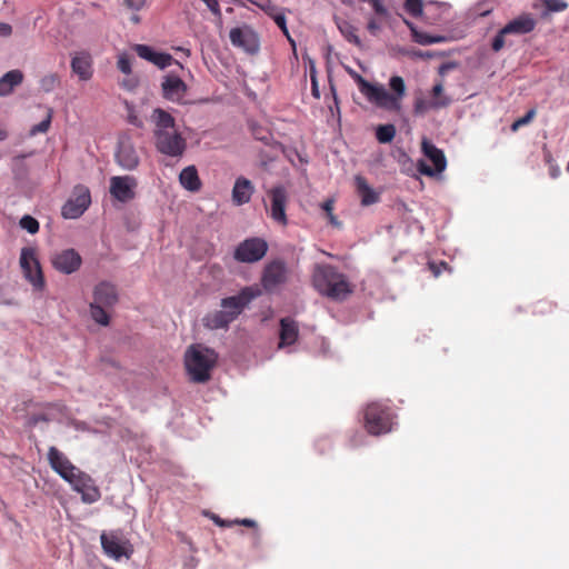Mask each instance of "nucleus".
Wrapping results in <instances>:
<instances>
[{
	"mask_svg": "<svg viewBox=\"0 0 569 569\" xmlns=\"http://www.w3.org/2000/svg\"><path fill=\"white\" fill-rule=\"evenodd\" d=\"M154 122V144L166 156L179 158L187 149V141L177 130L173 117L162 109H154L151 116Z\"/></svg>",
	"mask_w": 569,
	"mask_h": 569,
	"instance_id": "1",
	"label": "nucleus"
},
{
	"mask_svg": "<svg viewBox=\"0 0 569 569\" xmlns=\"http://www.w3.org/2000/svg\"><path fill=\"white\" fill-rule=\"evenodd\" d=\"M261 295L258 287H244L237 296L223 298L220 302L222 310L208 313L203 323L211 330L226 329L234 321L243 309Z\"/></svg>",
	"mask_w": 569,
	"mask_h": 569,
	"instance_id": "2",
	"label": "nucleus"
},
{
	"mask_svg": "<svg viewBox=\"0 0 569 569\" xmlns=\"http://www.w3.org/2000/svg\"><path fill=\"white\" fill-rule=\"evenodd\" d=\"M360 92L367 100L379 108L389 111L400 110V100L405 94L406 86L401 77L395 76L390 79V88L396 94L389 93L383 86L372 84L365 80L360 73H351Z\"/></svg>",
	"mask_w": 569,
	"mask_h": 569,
	"instance_id": "3",
	"label": "nucleus"
},
{
	"mask_svg": "<svg viewBox=\"0 0 569 569\" xmlns=\"http://www.w3.org/2000/svg\"><path fill=\"white\" fill-rule=\"evenodd\" d=\"M312 282L319 293L332 300L342 301L352 292L346 276L331 264H317Z\"/></svg>",
	"mask_w": 569,
	"mask_h": 569,
	"instance_id": "4",
	"label": "nucleus"
},
{
	"mask_svg": "<svg viewBox=\"0 0 569 569\" xmlns=\"http://www.w3.org/2000/svg\"><path fill=\"white\" fill-rule=\"evenodd\" d=\"M312 282L319 293L332 300L342 301L352 292L346 276L331 264H317Z\"/></svg>",
	"mask_w": 569,
	"mask_h": 569,
	"instance_id": "5",
	"label": "nucleus"
},
{
	"mask_svg": "<svg viewBox=\"0 0 569 569\" xmlns=\"http://www.w3.org/2000/svg\"><path fill=\"white\" fill-rule=\"evenodd\" d=\"M218 355L213 349L196 343L188 347L184 353V366L190 380L196 383H204L211 378Z\"/></svg>",
	"mask_w": 569,
	"mask_h": 569,
	"instance_id": "6",
	"label": "nucleus"
},
{
	"mask_svg": "<svg viewBox=\"0 0 569 569\" xmlns=\"http://www.w3.org/2000/svg\"><path fill=\"white\" fill-rule=\"evenodd\" d=\"M392 413L390 408L379 402H372L365 409V428L373 436L387 433L391 430Z\"/></svg>",
	"mask_w": 569,
	"mask_h": 569,
	"instance_id": "7",
	"label": "nucleus"
},
{
	"mask_svg": "<svg viewBox=\"0 0 569 569\" xmlns=\"http://www.w3.org/2000/svg\"><path fill=\"white\" fill-rule=\"evenodd\" d=\"M452 99L445 92L442 82H437L429 92V97L421 92L416 94L413 101V113L425 116L431 110H440L449 107Z\"/></svg>",
	"mask_w": 569,
	"mask_h": 569,
	"instance_id": "8",
	"label": "nucleus"
},
{
	"mask_svg": "<svg viewBox=\"0 0 569 569\" xmlns=\"http://www.w3.org/2000/svg\"><path fill=\"white\" fill-rule=\"evenodd\" d=\"M20 267L24 278L36 290H42L44 288V277L34 248L23 247L21 249Z\"/></svg>",
	"mask_w": 569,
	"mask_h": 569,
	"instance_id": "9",
	"label": "nucleus"
},
{
	"mask_svg": "<svg viewBox=\"0 0 569 569\" xmlns=\"http://www.w3.org/2000/svg\"><path fill=\"white\" fill-rule=\"evenodd\" d=\"M268 251V243L264 239L253 237L240 242L233 252V258L238 262L253 263L261 260Z\"/></svg>",
	"mask_w": 569,
	"mask_h": 569,
	"instance_id": "10",
	"label": "nucleus"
},
{
	"mask_svg": "<svg viewBox=\"0 0 569 569\" xmlns=\"http://www.w3.org/2000/svg\"><path fill=\"white\" fill-rule=\"evenodd\" d=\"M100 541L104 553L116 560L122 557L129 559L133 552L130 541L119 531L102 532Z\"/></svg>",
	"mask_w": 569,
	"mask_h": 569,
	"instance_id": "11",
	"label": "nucleus"
},
{
	"mask_svg": "<svg viewBox=\"0 0 569 569\" xmlns=\"http://www.w3.org/2000/svg\"><path fill=\"white\" fill-rule=\"evenodd\" d=\"M421 150L423 154L432 162L433 168L427 164L423 160H419L417 169L420 173L427 177H433L436 173H440L446 169L447 160L442 150L438 149L428 139H422Z\"/></svg>",
	"mask_w": 569,
	"mask_h": 569,
	"instance_id": "12",
	"label": "nucleus"
},
{
	"mask_svg": "<svg viewBox=\"0 0 569 569\" xmlns=\"http://www.w3.org/2000/svg\"><path fill=\"white\" fill-rule=\"evenodd\" d=\"M270 199V207L268 209L270 218L278 224L286 227L288 224V217L286 207L288 203V193L283 186L273 187L268 191Z\"/></svg>",
	"mask_w": 569,
	"mask_h": 569,
	"instance_id": "13",
	"label": "nucleus"
},
{
	"mask_svg": "<svg viewBox=\"0 0 569 569\" xmlns=\"http://www.w3.org/2000/svg\"><path fill=\"white\" fill-rule=\"evenodd\" d=\"M73 490L81 495V499L86 503H93L101 497L99 488L94 485L93 479L80 469L67 480Z\"/></svg>",
	"mask_w": 569,
	"mask_h": 569,
	"instance_id": "14",
	"label": "nucleus"
},
{
	"mask_svg": "<svg viewBox=\"0 0 569 569\" xmlns=\"http://www.w3.org/2000/svg\"><path fill=\"white\" fill-rule=\"evenodd\" d=\"M91 203V196L88 188L79 186L76 188L74 197L70 198L62 207L61 213L66 219H77L83 214Z\"/></svg>",
	"mask_w": 569,
	"mask_h": 569,
	"instance_id": "15",
	"label": "nucleus"
},
{
	"mask_svg": "<svg viewBox=\"0 0 569 569\" xmlns=\"http://www.w3.org/2000/svg\"><path fill=\"white\" fill-rule=\"evenodd\" d=\"M50 260L52 267L63 274H71L78 271L82 263L81 256L71 248L54 252Z\"/></svg>",
	"mask_w": 569,
	"mask_h": 569,
	"instance_id": "16",
	"label": "nucleus"
},
{
	"mask_svg": "<svg viewBox=\"0 0 569 569\" xmlns=\"http://www.w3.org/2000/svg\"><path fill=\"white\" fill-rule=\"evenodd\" d=\"M133 51L138 54L139 58L152 63L159 69L170 67L172 63H176L181 69L184 68L179 61L174 60L171 54L159 51L147 44H134Z\"/></svg>",
	"mask_w": 569,
	"mask_h": 569,
	"instance_id": "17",
	"label": "nucleus"
},
{
	"mask_svg": "<svg viewBox=\"0 0 569 569\" xmlns=\"http://www.w3.org/2000/svg\"><path fill=\"white\" fill-rule=\"evenodd\" d=\"M137 179L132 176H114L110 179V194L120 202H128L136 197Z\"/></svg>",
	"mask_w": 569,
	"mask_h": 569,
	"instance_id": "18",
	"label": "nucleus"
},
{
	"mask_svg": "<svg viewBox=\"0 0 569 569\" xmlns=\"http://www.w3.org/2000/svg\"><path fill=\"white\" fill-rule=\"evenodd\" d=\"M48 461L51 469L63 480L70 478L79 470L57 447L52 446L48 450Z\"/></svg>",
	"mask_w": 569,
	"mask_h": 569,
	"instance_id": "19",
	"label": "nucleus"
},
{
	"mask_svg": "<svg viewBox=\"0 0 569 569\" xmlns=\"http://www.w3.org/2000/svg\"><path fill=\"white\" fill-rule=\"evenodd\" d=\"M287 279V268L284 262L274 260L266 266L261 283L264 290L273 291L280 284L284 283Z\"/></svg>",
	"mask_w": 569,
	"mask_h": 569,
	"instance_id": "20",
	"label": "nucleus"
},
{
	"mask_svg": "<svg viewBox=\"0 0 569 569\" xmlns=\"http://www.w3.org/2000/svg\"><path fill=\"white\" fill-rule=\"evenodd\" d=\"M229 38L234 47L242 48L250 53L258 51V37L249 27L231 29Z\"/></svg>",
	"mask_w": 569,
	"mask_h": 569,
	"instance_id": "21",
	"label": "nucleus"
},
{
	"mask_svg": "<svg viewBox=\"0 0 569 569\" xmlns=\"http://www.w3.org/2000/svg\"><path fill=\"white\" fill-rule=\"evenodd\" d=\"M116 161L126 170H134L139 166V156L129 139H121L119 141Z\"/></svg>",
	"mask_w": 569,
	"mask_h": 569,
	"instance_id": "22",
	"label": "nucleus"
},
{
	"mask_svg": "<svg viewBox=\"0 0 569 569\" xmlns=\"http://www.w3.org/2000/svg\"><path fill=\"white\" fill-rule=\"evenodd\" d=\"M163 97L171 101H180L187 91L186 83L177 76L170 74L162 82Z\"/></svg>",
	"mask_w": 569,
	"mask_h": 569,
	"instance_id": "23",
	"label": "nucleus"
},
{
	"mask_svg": "<svg viewBox=\"0 0 569 569\" xmlns=\"http://www.w3.org/2000/svg\"><path fill=\"white\" fill-rule=\"evenodd\" d=\"M253 192L254 187L252 182L244 177H239L236 179L232 188V201L237 206L248 203L251 200Z\"/></svg>",
	"mask_w": 569,
	"mask_h": 569,
	"instance_id": "24",
	"label": "nucleus"
},
{
	"mask_svg": "<svg viewBox=\"0 0 569 569\" xmlns=\"http://www.w3.org/2000/svg\"><path fill=\"white\" fill-rule=\"evenodd\" d=\"M299 337L298 323L292 318H282L280 320L279 348L293 345Z\"/></svg>",
	"mask_w": 569,
	"mask_h": 569,
	"instance_id": "25",
	"label": "nucleus"
},
{
	"mask_svg": "<svg viewBox=\"0 0 569 569\" xmlns=\"http://www.w3.org/2000/svg\"><path fill=\"white\" fill-rule=\"evenodd\" d=\"M355 184L361 206L368 207L380 201V192L372 189L365 177L356 176Z\"/></svg>",
	"mask_w": 569,
	"mask_h": 569,
	"instance_id": "26",
	"label": "nucleus"
},
{
	"mask_svg": "<svg viewBox=\"0 0 569 569\" xmlns=\"http://www.w3.org/2000/svg\"><path fill=\"white\" fill-rule=\"evenodd\" d=\"M93 301L104 307H112L118 301L116 287L110 282H100L94 288Z\"/></svg>",
	"mask_w": 569,
	"mask_h": 569,
	"instance_id": "27",
	"label": "nucleus"
},
{
	"mask_svg": "<svg viewBox=\"0 0 569 569\" xmlns=\"http://www.w3.org/2000/svg\"><path fill=\"white\" fill-rule=\"evenodd\" d=\"M536 27V21L529 14L520 16L502 28V33L508 34H526L531 32Z\"/></svg>",
	"mask_w": 569,
	"mask_h": 569,
	"instance_id": "28",
	"label": "nucleus"
},
{
	"mask_svg": "<svg viewBox=\"0 0 569 569\" xmlns=\"http://www.w3.org/2000/svg\"><path fill=\"white\" fill-rule=\"evenodd\" d=\"M179 181L184 189L192 192L199 191L201 188V181L194 166L184 168L179 174Z\"/></svg>",
	"mask_w": 569,
	"mask_h": 569,
	"instance_id": "29",
	"label": "nucleus"
},
{
	"mask_svg": "<svg viewBox=\"0 0 569 569\" xmlns=\"http://www.w3.org/2000/svg\"><path fill=\"white\" fill-rule=\"evenodd\" d=\"M321 74V76H325V80L329 83L330 86V91L332 93V97H333V102H335V108L337 110V113L339 114L340 113V110H339V102H338V97H337V93H336V88L332 83V78H331V73H310L311 76V91H312V96L316 98V99H319L320 98V90H319V78L318 76Z\"/></svg>",
	"mask_w": 569,
	"mask_h": 569,
	"instance_id": "30",
	"label": "nucleus"
},
{
	"mask_svg": "<svg viewBox=\"0 0 569 569\" xmlns=\"http://www.w3.org/2000/svg\"><path fill=\"white\" fill-rule=\"evenodd\" d=\"M22 81V73H4L0 79V96L9 94Z\"/></svg>",
	"mask_w": 569,
	"mask_h": 569,
	"instance_id": "31",
	"label": "nucleus"
},
{
	"mask_svg": "<svg viewBox=\"0 0 569 569\" xmlns=\"http://www.w3.org/2000/svg\"><path fill=\"white\" fill-rule=\"evenodd\" d=\"M448 10H449V7L445 3L430 2L423 9L422 16L427 20H430L432 23H436L438 20V16L442 14L443 12H446Z\"/></svg>",
	"mask_w": 569,
	"mask_h": 569,
	"instance_id": "32",
	"label": "nucleus"
},
{
	"mask_svg": "<svg viewBox=\"0 0 569 569\" xmlns=\"http://www.w3.org/2000/svg\"><path fill=\"white\" fill-rule=\"evenodd\" d=\"M396 132L393 124H380L376 129V138L380 143H390L395 139Z\"/></svg>",
	"mask_w": 569,
	"mask_h": 569,
	"instance_id": "33",
	"label": "nucleus"
},
{
	"mask_svg": "<svg viewBox=\"0 0 569 569\" xmlns=\"http://www.w3.org/2000/svg\"><path fill=\"white\" fill-rule=\"evenodd\" d=\"M90 313L97 323L102 326L109 325V315L107 313L103 305L93 301L90 303Z\"/></svg>",
	"mask_w": 569,
	"mask_h": 569,
	"instance_id": "34",
	"label": "nucleus"
},
{
	"mask_svg": "<svg viewBox=\"0 0 569 569\" xmlns=\"http://www.w3.org/2000/svg\"><path fill=\"white\" fill-rule=\"evenodd\" d=\"M91 66V57L86 52H81L72 58L71 68L72 71H87Z\"/></svg>",
	"mask_w": 569,
	"mask_h": 569,
	"instance_id": "35",
	"label": "nucleus"
},
{
	"mask_svg": "<svg viewBox=\"0 0 569 569\" xmlns=\"http://www.w3.org/2000/svg\"><path fill=\"white\" fill-rule=\"evenodd\" d=\"M406 23L408 24V27L415 32V38L416 40L420 43V44H432V43H439V42H443L447 40L446 37L443 36H430V34H427V33H418L413 30L412 28V24L408 21H406Z\"/></svg>",
	"mask_w": 569,
	"mask_h": 569,
	"instance_id": "36",
	"label": "nucleus"
},
{
	"mask_svg": "<svg viewBox=\"0 0 569 569\" xmlns=\"http://www.w3.org/2000/svg\"><path fill=\"white\" fill-rule=\"evenodd\" d=\"M52 113H53L52 109H49L46 119L42 120L40 123L33 126L30 129V136H36L38 133H46L50 128L51 120H52Z\"/></svg>",
	"mask_w": 569,
	"mask_h": 569,
	"instance_id": "37",
	"label": "nucleus"
},
{
	"mask_svg": "<svg viewBox=\"0 0 569 569\" xmlns=\"http://www.w3.org/2000/svg\"><path fill=\"white\" fill-rule=\"evenodd\" d=\"M20 227L29 233L34 234L39 231V222L33 217L26 214L20 219Z\"/></svg>",
	"mask_w": 569,
	"mask_h": 569,
	"instance_id": "38",
	"label": "nucleus"
},
{
	"mask_svg": "<svg viewBox=\"0 0 569 569\" xmlns=\"http://www.w3.org/2000/svg\"><path fill=\"white\" fill-rule=\"evenodd\" d=\"M124 106L127 110V121L137 128H142L143 121L137 114L134 107L128 101H124Z\"/></svg>",
	"mask_w": 569,
	"mask_h": 569,
	"instance_id": "39",
	"label": "nucleus"
},
{
	"mask_svg": "<svg viewBox=\"0 0 569 569\" xmlns=\"http://www.w3.org/2000/svg\"><path fill=\"white\" fill-rule=\"evenodd\" d=\"M405 8L412 17H420L423 13L422 0H406Z\"/></svg>",
	"mask_w": 569,
	"mask_h": 569,
	"instance_id": "40",
	"label": "nucleus"
},
{
	"mask_svg": "<svg viewBox=\"0 0 569 569\" xmlns=\"http://www.w3.org/2000/svg\"><path fill=\"white\" fill-rule=\"evenodd\" d=\"M535 117H536V110L535 109L528 110L527 113L523 117H521V118L517 119L516 121H513V123L511 124V130L513 132H516L521 127L530 123L533 120Z\"/></svg>",
	"mask_w": 569,
	"mask_h": 569,
	"instance_id": "41",
	"label": "nucleus"
},
{
	"mask_svg": "<svg viewBox=\"0 0 569 569\" xmlns=\"http://www.w3.org/2000/svg\"><path fill=\"white\" fill-rule=\"evenodd\" d=\"M543 4L550 12H560L568 8V3L563 0H545Z\"/></svg>",
	"mask_w": 569,
	"mask_h": 569,
	"instance_id": "42",
	"label": "nucleus"
},
{
	"mask_svg": "<svg viewBox=\"0 0 569 569\" xmlns=\"http://www.w3.org/2000/svg\"><path fill=\"white\" fill-rule=\"evenodd\" d=\"M221 527H230L232 525H241L249 528H256L257 523L252 519H236L234 521H228V520H217L216 521Z\"/></svg>",
	"mask_w": 569,
	"mask_h": 569,
	"instance_id": "43",
	"label": "nucleus"
},
{
	"mask_svg": "<svg viewBox=\"0 0 569 569\" xmlns=\"http://www.w3.org/2000/svg\"><path fill=\"white\" fill-rule=\"evenodd\" d=\"M139 80L136 73H126L120 84L128 91H132L138 87Z\"/></svg>",
	"mask_w": 569,
	"mask_h": 569,
	"instance_id": "44",
	"label": "nucleus"
},
{
	"mask_svg": "<svg viewBox=\"0 0 569 569\" xmlns=\"http://www.w3.org/2000/svg\"><path fill=\"white\" fill-rule=\"evenodd\" d=\"M339 28L350 42H353L356 44L360 43V40H359L358 36L355 33V29L352 26L346 23L345 27L340 26Z\"/></svg>",
	"mask_w": 569,
	"mask_h": 569,
	"instance_id": "45",
	"label": "nucleus"
},
{
	"mask_svg": "<svg viewBox=\"0 0 569 569\" xmlns=\"http://www.w3.org/2000/svg\"><path fill=\"white\" fill-rule=\"evenodd\" d=\"M508 33H502V29L495 36V38L492 39V43H491V48L493 51H499L500 49L503 48L505 46V37L507 36Z\"/></svg>",
	"mask_w": 569,
	"mask_h": 569,
	"instance_id": "46",
	"label": "nucleus"
},
{
	"mask_svg": "<svg viewBox=\"0 0 569 569\" xmlns=\"http://www.w3.org/2000/svg\"><path fill=\"white\" fill-rule=\"evenodd\" d=\"M147 0H123V4L127 9L132 11H139L146 6Z\"/></svg>",
	"mask_w": 569,
	"mask_h": 569,
	"instance_id": "47",
	"label": "nucleus"
},
{
	"mask_svg": "<svg viewBox=\"0 0 569 569\" xmlns=\"http://www.w3.org/2000/svg\"><path fill=\"white\" fill-rule=\"evenodd\" d=\"M118 68L120 71H131V60L127 54L119 56Z\"/></svg>",
	"mask_w": 569,
	"mask_h": 569,
	"instance_id": "48",
	"label": "nucleus"
},
{
	"mask_svg": "<svg viewBox=\"0 0 569 569\" xmlns=\"http://www.w3.org/2000/svg\"><path fill=\"white\" fill-rule=\"evenodd\" d=\"M47 422L49 421V418L46 413H37V415H31L29 418H28V426L29 427H34L37 426L39 422Z\"/></svg>",
	"mask_w": 569,
	"mask_h": 569,
	"instance_id": "49",
	"label": "nucleus"
},
{
	"mask_svg": "<svg viewBox=\"0 0 569 569\" xmlns=\"http://www.w3.org/2000/svg\"><path fill=\"white\" fill-rule=\"evenodd\" d=\"M272 18H273V21L276 22V24L283 31V33L286 36H289L284 14L276 13L272 16Z\"/></svg>",
	"mask_w": 569,
	"mask_h": 569,
	"instance_id": "50",
	"label": "nucleus"
},
{
	"mask_svg": "<svg viewBox=\"0 0 569 569\" xmlns=\"http://www.w3.org/2000/svg\"><path fill=\"white\" fill-rule=\"evenodd\" d=\"M536 308V313L543 315L546 312H551L553 306L549 301H539Z\"/></svg>",
	"mask_w": 569,
	"mask_h": 569,
	"instance_id": "51",
	"label": "nucleus"
},
{
	"mask_svg": "<svg viewBox=\"0 0 569 569\" xmlns=\"http://www.w3.org/2000/svg\"><path fill=\"white\" fill-rule=\"evenodd\" d=\"M208 9L216 16H220L221 12H220V6H219V1L218 0H202Z\"/></svg>",
	"mask_w": 569,
	"mask_h": 569,
	"instance_id": "52",
	"label": "nucleus"
},
{
	"mask_svg": "<svg viewBox=\"0 0 569 569\" xmlns=\"http://www.w3.org/2000/svg\"><path fill=\"white\" fill-rule=\"evenodd\" d=\"M370 2L373 7V10L379 16L387 14V9L383 7V4L380 2V0H367Z\"/></svg>",
	"mask_w": 569,
	"mask_h": 569,
	"instance_id": "53",
	"label": "nucleus"
},
{
	"mask_svg": "<svg viewBox=\"0 0 569 569\" xmlns=\"http://www.w3.org/2000/svg\"><path fill=\"white\" fill-rule=\"evenodd\" d=\"M322 210L329 216L333 211V200L328 199L321 204Z\"/></svg>",
	"mask_w": 569,
	"mask_h": 569,
	"instance_id": "54",
	"label": "nucleus"
},
{
	"mask_svg": "<svg viewBox=\"0 0 569 569\" xmlns=\"http://www.w3.org/2000/svg\"><path fill=\"white\" fill-rule=\"evenodd\" d=\"M368 30L372 33V34H376L377 31L380 29V26L379 23L375 20V19H371L369 22H368V26H367Z\"/></svg>",
	"mask_w": 569,
	"mask_h": 569,
	"instance_id": "55",
	"label": "nucleus"
},
{
	"mask_svg": "<svg viewBox=\"0 0 569 569\" xmlns=\"http://www.w3.org/2000/svg\"><path fill=\"white\" fill-rule=\"evenodd\" d=\"M12 28L8 23H0V36H10Z\"/></svg>",
	"mask_w": 569,
	"mask_h": 569,
	"instance_id": "56",
	"label": "nucleus"
},
{
	"mask_svg": "<svg viewBox=\"0 0 569 569\" xmlns=\"http://www.w3.org/2000/svg\"><path fill=\"white\" fill-rule=\"evenodd\" d=\"M91 74H92V73H84V72H81V73H79V78H80V80H81V81H88V80H90Z\"/></svg>",
	"mask_w": 569,
	"mask_h": 569,
	"instance_id": "57",
	"label": "nucleus"
},
{
	"mask_svg": "<svg viewBox=\"0 0 569 569\" xmlns=\"http://www.w3.org/2000/svg\"><path fill=\"white\" fill-rule=\"evenodd\" d=\"M244 90H246V93L248 94V97L254 99L256 98V93L250 90L247 86L244 87Z\"/></svg>",
	"mask_w": 569,
	"mask_h": 569,
	"instance_id": "58",
	"label": "nucleus"
},
{
	"mask_svg": "<svg viewBox=\"0 0 569 569\" xmlns=\"http://www.w3.org/2000/svg\"><path fill=\"white\" fill-rule=\"evenodd\" d=\"M449 69V64L447 63H442L438 67V70L439 72H442V71H447Z\"/></svg>",
	"mask_w": 569,
	"mask_h": 569,
	"instance_id": "59",
	"label": "nucleus"
},
{
	"mask_svg": "<svg viewBox=\"0 0 569 569\" xmlns=\"http://www.w3.org/2000/svg\"><path fill=\"white\" fill-rule=\"evenodd\" d=\"M328 217H329V220H330V222H331L332 224H335V226H338V224H339V222L337 221V218H336V216H335L333 213H332V214H329Z\"/></svg>",
	"mask_w": 569,
	"mask_h": 569,
	"instance_id": "60",
	"label": "nucleus"
},
{
	"mask_svg": "<svg viewBox=\"0 0 569 569\" xmlns=\"http://www.w3.org/2000/svg\"><path fill=\"white\" fill-rule=\"evenodd\" d=\"M130 20L134 23V24H138L140 22V17L138 14H132Z\"/></svg>",
	"mask_w": 569,
	"mask_h": 569,
	"instance_id": "61",
	"label": "nucleus"
},
{
	"mask_svg": "<svg viewBox=\"0 0 569 569\" xmlns=\"http://www.w3.org/2000/svg\"><path fill=\"white\" fill-rule=\"evenodd\" d=\"M558 174H559V170H558V169H552L551 176H552L553 178H557V177H558Z\"/></svg>",
	"mask_w": 569,
	"mask_h": 569,
	"instance_id": "62",
	"label": "nucleus"
},
{
	"mask_svg": "<svg viewBox=\"0 0 569 569\" xmlns=\"http://www.w3.org/2000/svg\"><path fill=\"white\" fill-rule=\"evenodd\" d=\"M343 3L352 4V0H342Z\"/></svg>",
	"mask_w": 569,
	"mask_h": 569,
	"instance_id": "63",
	"label": "nucleus"
},
{
	"mask_svg": "<svg viewBox=\"0 0 569 569\" xmlns=\"http://www.w3.org/2000/svg\"><path fill=\"white\" fill-rule=\"evenodd\" d=\"M50 81H51V83H53L54 82V77H50Z\"/></svg>",
	"mask_w": 569,
	"mask_h": 569,
	"instance_id": "64",
	"label": "nucleus"
}]
</instances>
